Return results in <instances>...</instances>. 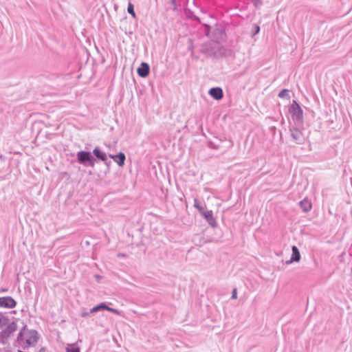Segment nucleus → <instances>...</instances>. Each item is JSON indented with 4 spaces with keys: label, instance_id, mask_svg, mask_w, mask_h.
Instances as JSON below:
<instances>
[{
    "label": "nucleus",
    "instance_id": "f257e3e1",
    "mask_svg": "<svg viewBox=\"0 0 352 352\" xmlns=\"http://www.w3.org/2000/svg\"><path fill=\"white\" fill-rule=\"evenodd\" d=\"M38 338L39 336L36 330L29 329L24 326L17 335L16 346H21L24 349L33 346L37 343Z\"/></svg>",
    "mask_w": 352,
    "mask_h": 352
},
{
    "label": "nucleus",
    "instance_id": "f03ea898",
    "mask_svg": "<svg viewBox=\"0 0 352 352\" xmlns=\"http://www.w3.org/2000/svg\"><path fill=\"white\" fill-rule=\"evenodd\" d=\"M289 131L293 141L298 144H304L308 138L303 124H294L290 127Z\"/></svg>",
    "mask_w": 352,
    "mask_h": 352
},
{
    "label": "nucleus",
    "instance_id": "7ed1b4c3",
    "mask_svg": "<svg viewBox=\"0 0 352 352\" xmlns=\"http://www.w3.org/2000/svg\"><path fill=\"white\" fill-rule=\"evenodd\" d=\"M289 112L294 124H303V111L296 100L292 101V103L289 108Z\"/></svg>",
    "mask_w": 352,
    "mask_h": 352
},
{
    "label": "nucleus",
    "instance_id": "20e7f679",
    "mask_svg": "<svg viewBox=\"0 0 352 352\" xmlns=\"http://www.w3.org/2000/svg\"><path fill=\"white\" fill-rule=\"evenodd\" d=\"M18 325L16 322L12 321L0 331V343L6 344L11 335L17 330Z\"/></svg>",
    "mask_w": 352,
    "mask_h": 352
},
{
    "label": "nucleus",
    "instance_id": "39448f33",
    "mask_svg": "<svg viewBox=\"0 0 352 352\" xmlns=\"http://www.w3.org/2000/svg\"><path fill=\"white\" fill-rule=\"evenodd\" d=\"M16 305V300L11 296L0 297V307L12 309Z\"/></svg>",
    "mask_w": 352,
    "mask_h": 352
},
{
    "label": "nucleus",
    "instance_id": "423d86ee",
    "mask_svg": "<svg viewBox=\"0 0 352 352\" xmlns=\"http://www.w3.org/2000/svg\"><path fill=\"white\" fill-rule=\"evenodd\" d=\"M76 156L79 164L86 165L87 161L90 160L91 154L89 151H80L77 153Z\"/></svg>",
    "mask_w": 352,
    "mask_h": 352
},
{
    "label": "nucleus",
    "instance_id": "0eeeda50",
    "mask_svg": "<svg viewBox=\"0 0 352 352\" xmlns=\"http://www.w3.org/2000/svg\"><path fill=\"white\" fill-rule=\"evenodd\" d=\"M201 214L204 216L206 221L212 227L215 228L217 226V222L213 217V212L212 210L204 211Z\"/></svg>",
    "mask_w": 352,
    "mask_h": 352
},
{
    "label": "nucleus",
    "instance_id": "6e6552de",
    "mask_svg": "<svg viewBox=\"0 0 352 352\" xmlns=\"http://www.w3.org/2000/svg\"><path fill=\"white\" fill-rule=\"evenodd\" d=\"M149 65L146 63H142L140 66L137 69L138 74L142 78L146 77L149 74Z\"/></svg>",
    "mask_w": 352,
    "mask_h": 352
},
{
    "label": "nucleus",
    "instance_id": "1a4fd4ad",
    "mask_svg": "<svg viewBox=\"0 0 352 352\" xmlns=\"http://www.w3.org/2000/svg\"><path fill=\"white\" fill-rule=\"evenodd\" d=\"M208 94L211 97L217 100L221 99L223 96V90L220 87L211 88L209 90Z\"/></svg>",
    "mask_w": 352,
    "mask_h": 352
},
{
    "label": "nucleus",
    "instance_id": "9d476101",
    "mask_svg": "<svg viewBox=\"0 0 352 352\" xmlns=\"http://www.w3.org/2000/svg\"><path fill=\"white\" fill-rule=\"evenodd\" d=\"M109 157L112 158L120 166H122L124 164L126 157L123 153L120 152L117 155H109Z\"/></svg>",
    "mask_w": 352,
    "mask_h": 352
},
{
    "label": "nucleus",
    "instance_id": "9b49d317",
    "mask_svg": "<svg viewBox=\"0 0 352 352\" xmlns=\"http://www.w3.org/2000/svg\"><path fill=\"white\" fill-rule=\"evenodd\" d=\"M292 254L291 258L289 261L287 262V263H292L293 262H298L300 259V254L298 249V248L295 245L292 246Z\"/></svg>",
    "mask_w": 352,
    "mask_h": 352
},
{
    "label": "nucleus",
    "instance_id": "f8f14e48",
    "mask_svg": "<svg viewBox=\"0 0 352 352\" xmlns=\"http://www.w3.org/2000/svg\"><path fill=\"white\" fill-rule=\"evenodd\" d=\"M299 204L304 212H307L310 211V210L311 209V206H312L311 203L307 198H305L304 199L300 201L299 202Z\"/></svg>",
    "mask_w": 352,
    "mask_h": 352
},
{
    "label": "nucleus",
    "instance_id": "ddd939ff",
    "mask_svg": "<svg viewBox=\"0 0 352 352\" xmlns=\"http://www.w3.org/2000/svg\"><path fill=\"white\" fill-rule=\"evenodd\" d=\"M93 153L96 157V158L103 162H106L107 160V154L104 152L102 151L98 147H96L94 149Z\"/></svg>",
    "mask_w": 352,
    "mask_h": 352
},
{
    "label": "nucleus",
    "instance_id": "4468645a",
    "mask_svg": "<svg viewBox=\"0 0 352 352\" xmlns=\"http://www.w3.org/2000/svg\"><path fill=\"white\" fill-rule=\"evenodd\" d=\"M9 318L6 316V314L1 312L0 313V329L3 328L9 323H10Z\"/></svg>",
    "mask_w": 352,
    "mask_h": 352
},
{
    "label": "nucleus",
    "instance_id": "2eb2a0df",
    "mask_svg": "<svg viewBox=\"0 0 352 352\" xmlns=\"http://www.w3.org/2000/svg\"><path fill=\"white\" fill-rule=\"evenodd\" d=\"M107 308V305L104 303V302H101L100 304H98V305L94 307L93 308H91L90 309V313H96V312H98V311H100L101 310H106Z\"/></svg>",
    "mask_w": 352,
    "mask_h": 352
},
{
    "label": "nucleus",
    "instance_id": "dca6fc26",
    "mask_svg": "<svg viewBox=\"0 0 352 352\" xmlns=\"http://www.w3.org/2000/svg\"><path fill=\"white\" fill-rule=\"evenodd\" d=\"M66 352H80V347L77 343L69 344L66 346Z\"/></svg>",
    "mask_w": 352,
    "mask_h": 352
},
{
    "label": "nucleus",
    "instance_id": "f3484780",
    "mask_svg": "<svg viewBox=\"0 0 352 352\" xmlns=\"http://www.w3.org/2000/svg\"><path fill=\"white\" fill-rule=\"evenodd\" d=\"M194 207L197 208L201 214L204 211V208L197 198L194 199Z\"/></svg>",
    "mask_w": 352,
    "mask_h": 352
},
{
    "label": "nucleus",
    "instance_id": "a211bd4d",
    "mask_svg": "<svg viewBox=\"0 0 352 352\" xmlns=\"http://www.w3.org/2000/svg\"><path fill=\"white\" fill-rule=\"evenodd\" d=\"M278 96L280 98H287L289 99L290 98L288 90L287 89H283L278 93Z\"/></svg>",
    "mask_w": 352,
    "mask_h": 352
},
{
    "label": "nucleus",
    "instance_id": "6ab92c4d",
    "mask_svg": "<svg viewBox=\"0 0 352 352\" xmlns=\"http://www.w3.org/2000/svg\"><path fill=\"white\" fill-rule=\"evenodd\" d=\"M127 11L130 14L132 15V16L133 18H135V13L134 12V6L131 2H129L128 4Z\"/></svg>",
    "mask_w": 352,
    "mask_h": 352
},
{
    "label": "nucleus",
    "instance_id": "aec40b11",
    "mask_svg": "<svg viewBox=\"0 0 352 352\" xmlns=\"http://www.w3.org/2000/svg\"><path fill=\"white\" fill-rule=\"evenodd\" d=\"M107 309H106L107 311H109L112 312V313H113L115 314H117V315H121V312L118 309L109 307L107 305Z\"/></svg>",
    "mask_w": 352,
    "mask_h": 352
},
{
    "label": "nucleus",
    "instance_id": "412c9836",
    "mask_svg": "<svg viewBox=\"0 0 352 352\" xmlns=\"http://www.w3.org/2000/svg\"><path fill=\"white\" fill-rule=\"evenodd\" d=\"M87 165L91 166V167H94V165H95V160L94 159V157L91 156V157H90V160L89 161H87Z\"/></svg>",
    "mask_w": 352,
    "mask_h": 352
},
{
    "label": "nucleus",
    "instance_id": "4be33fe9",
    "mask_svg": "<svg viewBox=\"0 0 352 352\" xmlns=\"http://www.w3.org/2000/svg\"><path fill=\"white\" fill-rule=\"evenodd\" d=\"M90 314V310L89 311H83L80 313V316L82 318H87L89 316Z\"/></svg>",
    "mask_w": 352,
    "mask_h": 352
},
{
    "label": "nucleus",
    "instance_id": "5701e85b",
    "mask_svg": "<svg viewBox=\"0 0 352 352\" xmlns=\"http://www.w3.org/2000/svg\"><path fill=\"white\" fill-rule=\"evenodd\" d=\"M231 298L232 299H236L237 298V291H236V289L234 288L233 290H232V296Z\"/></svg>",
    "mask_w": 352,
    "mask_h": 352
},
{
    "label": "nucleus",
    "instance_id": "b1692460",
    "mask_svg": "<svg viewBox=\"0 0 352 352\" xmlns=\"http://www.w3.org/2000/svg\"><path fill=\"white\" fill-rule=\"evenodd\" d=\"M252 1L256 8H258L261 5V0H252Z\"/></svg>",
    "mask_w": 352,
    "mask_h": 352
},
{
    "label": "nucleus",
    "instance_id": "393cba45",
    "mask_svg": "<svg viewBox=\"0 0 352 352\" xmlns=\"http://www.w3.org/2000/svg\"><path fill=\"white\" fill-rule=\"evenodd\" d=\"M254 34H258L259 32V31H260V27L258 25H255L254 26Z\"/></svg>",
    "mask_w": 352,
    "mask_h": 352
},
{
    "label": "nucleus",
    "instance_id": "a878e982",
    "mask_svg": "<svg viewBox=\"0 0 352 352\" xmlns=\"http://www.w3.org/2000/svg\"><path fill=\"white\" fill-rule=\"evenodd\" d=\"M171 4L174 7V9H176L177 8V3H176V1L175 0H170Z\"/></svg>",
    "mask_w": 352,
    "mask_h": 352
},
{
    "label": "nucleus",
    "instance_id": "bb28decb",
    "mask_svg": "<svg viewBox=\"0 0 352 352\" xmlns=\"http://www.w3.org/2000/svg\"><path fill=\"white\" fill-rule=\"evenodd\" d=\"M208 144H209V146L210 148H214V149H217L218 148V147L215 146L211 142H209Z\"/></svg>",
    "mask_w": 352,
    "mask_h": 352
},
{
    "label": "nucleus",
    "instance_id": "cd10ccee",
    "mask_svg": "<svg viewBox=\"0 0 352 352\" xmlns=\"http://www.w3.org/2000/svg\"><path fill=\"white\" fill-rule=\"evenodd\" d=\"M8 289L6 288H0V292H7Z\"/></svg>",
    "mask_w": 352,
    "mask_h": 352
},
{
    "label": "nucleus",
    "instance_id": "c85d7f7f",
    "mask_svg": "<svg viewBox=\"0 0 352 352\" xmlns=\"http://www.w3.org/2000/svg\"><path fill=\"white\" fill-rule=\"evenodd\" d=\"M38 352H47V351H46V349H45L42 348V349H41L39 350V351H38Z\"/></svg>",
    "mask_w": 352,
    "mask_h": 352
}]
</instances>
